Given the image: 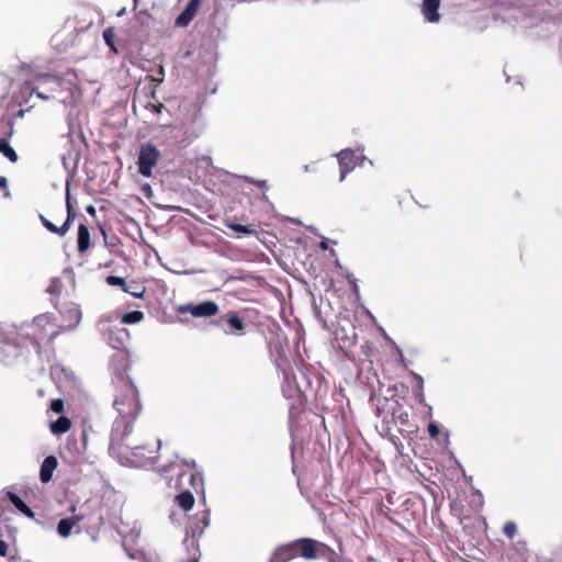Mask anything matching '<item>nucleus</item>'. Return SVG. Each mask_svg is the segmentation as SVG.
I'll use <instances>...</instances> for the list:
<instances>
[{
    "label": "nucleus",
    "instance_id": "1",
    "mask_svg": "<svg viewBox=\"0 0 562 562\" xmlns=\"http://www.w3.org/2000/svg\"><path fill=\"white\" fill-rule=\"evenodd\" d=\"M277 370L283 378L282 393L290 401L292 415L308 397L322 398L328 392V381L321 366L310 364L302 353H272Z\"/></svg>",
    "mask_w": 562,
    "mask_h": 562
},
{
    "label": "nucleus",
    "instance_id": "2",
    "mask_svg": "<svg viewBox=\"0 0 562 562\" xmlns=\"http://www.w3.org/2000/svg\"><path fill=\"white\" fill-rule=\"evenodd\" d=\"M55 308L57 315H37V346L50 347L55 338L75 328L81 319L79 306L70 299L55 301Z\"/></svg>",
    "mask_w": 562,
    "mask_h": 562
},
{
    "label": "nucleus",
    "instance_id": "3",
    "mask_svg": "<svg viewBox=\"0 0 562 562\" xmlns=\"http://www.w3.org/2000/svg\"><path fill=\"white\" fill-rule=\"evenodd\" d=\"M110 366L115 375L120 378L123 383V390L116 395L113 403L117 412L116 417L135 422L140 411V404L135 385L130 380L124 379L130 367L128 353H114L111 358Z\"/></svg>",
    "mask_w": 562,
    "mask_h": 562
},
{
    "label": "nucleus",
    "instance_id": "4",
    "mask_svg": "<svg viewBox=\"0 0 562 562\" xmlns=\"http://www.w3.org/2000/svg\"><path fill=\"white\" fill-rule=\"evenodd\" d=\"M160 440H157L156 448H148L146 446H134L126 445L122 449L121 457H117L121 461L125 460L132 467H145L148 461L156 458L157 451L160 447Z\"/></svg>",
    "mask_w": 562,
    "mask_h": 562
},
{
    "label": "nucleus",
    "instance_id": "5",
    "mask_svg": "<svg viewBox=\"0 0 562 562\" xmlns=\"http://www.w3.org/2000/svg\"><path fill=\"white\" fill-rule=\"evenodd\" d=\"M134 422L116 417L110 434L109 451L112 456L121 457L122 449L126 446L124 440L131 435Z\"/></svg>",
    "mask_w": 562,
    "mask_h": 562
},
{
    "label": "nucleus",
    "instance_id": "6",
    "mask_svg": "<svg viewBox=\"0 0 562 562\" xmlns=\"http://www.w3.org/2000/svg\"><path fill=\"white\" fill-rule=\"evenodd\" d=\"M160 157L159 150L150 143L142 144L138 154V172L144 177H150L153 168L157 166Z\"/></svg>",
    "mask_w": 562,
    "mask_h": 562
},
{
    "label": "nucleus",
    "instance_id": "7",
    "mask_svg": "<svg viewBox=\"0 0 562 562\" xmlns=\"http://www.w3.org/2000/svg\"><path fill=\"white\" fill-rule=\"evenodd\" d=\"M216 325L227 335L243 336L246 334L247 325L244 318L234 311L221 315L216 321Z\"/></svg>",
    "mask_w": 562,
    "mask_h": 562
},
{
    "label": "nucleus",
    "instance_id": "8",
    "mask_svg": "<svg viewBox=\"0 0 562 562\" xmlns=\"http://www.w3.org/2000/svg\"><path fill=\"white\" fill-rule=\"evenodd\" d=\"M338 164L340 170V181H342L346 176L351 172L356 167L362 166L366 157L356 150L352 149H342L338 155Z\"/></svg>",
    "mask_w": 562,
    "mask_h": 562
},
{
    "label": "nucleus",
    "instance_id": "9",
    "mask_svg": "<svg viewBox=\"0 0 562 562\" xmlns=\"http://www.w3.org/2000/svg\"><path fill=\"white\" fill-rule=\"evenodd\" d=\"M218 305L213 301H204L200 304L181 305L180 313H190L193 317H211L218 313Z\"/></svg>",
    "mask_w": 562,
    "mask_h": 562
},
{
    "label": "nucleus",
    "instance_id": "10",
    "mask_svg": "<svg viewBox=\"0 0 562 562\" xmlns=\"http://www.w3.org/2000/svg\"><path fill=\"white\" fill-rule=\"evenodd\" d=\"M211 519V514L209 509H204L198 513L193 518L190 519L187 526V537H192L193 539L200 538L204 530L209 527Z\"/></svg>",
    "mask_w": 562,
    "mask_h": 562
},
{
    "label": "nucleus",
    "instance_id": "11",
    "mask_svg": "<svg viewBox=\"0 0 562 562\" xmlns=\"http://www.w3.org/2000/svg\"><path fill=\"white\" fill-rule=\"evenodd\" d=\"M295 546L299 555L306 560H314L317 558V547H321V543L311 538H301L295 540Z\"/></svg>",
    "mask_w": 562,
    "mask_h": 562
},
{
    "label": "nucleus",
    "instance_id": "12",
    "mask_svg": "<svg viewBox=\"0 0 562 562\" xmlns=\"http://www.w3.org/2000/svg\"><path fill=\"white\" fill-rule=\"evenodd\" d=\"M201 5V0H190L187 4L186 9L178 15L176 19V26L186 27L196 15L199 8Z\"/></svg>",
    "mask_w": 562,
    "mask_h": 562
},
{
    "label": "nucleus",
    "instance_id": "13",
    "mask_svg": "<svg viewBox=\"0 0 562 562\" xmlns=\"http://www.w3.org/2000/svg\"><path fill=\"white\" fill-rule=\"evenodd\" d=\"M46 292L50 295V301L55 304V301H63L64 297L70 299V293L65 286L61 279L55 278L50 281L46 289Z\"/></svg>",
    "mask_w": 562,
    "mask_h": 562
},
{
    "label": "nucleus",
    "instance_id": "14",
    "mask_svg": "<svg viewBox=\"0 0 562 562\" xmlns=\"http://www.w3.org/2000/svg\"><path fill=\"white\" fill-rule=\"evenodd\" d=\"M299 555L295 540L286 544L280 546L274 551L273 562H288Z\"/></svg>",
    "mask_w": 562,
    "mask_h": 562
},
{
    "label": "nucleus",
    "instance_id": "15",
    "mask_svg": "<svg viewBox=\"0 0 562 562\" xmlns=\"http://www.w3.org/2000/svg\"><path fill=\"white\" fill-rule=\"evenodd\" d=\"M57 465L58 460L55 456H48L43 460L40 469V479L43 483H48L52 480Z\"/></svg>",
    "mask_w": 562,
    "mask_h": 562
},
{
    "label": "nucleus",
    "instance_id": "16",
    "mask_svg": "<svg viewBox=\"0 0 562 562\" xmlns=\"http://www.w3.org/2000/svg\"><path fill=\"white\" fill-rule=\"evenodd\" d=\"M91 246L90 232L86 224H79L77 236V249L79 254H85Z\"/></svg>",
    "mask_w": 562,
    "mask_h": 562
},
{
    "label": "nucleus",
    "instance_id": "17",
    "mask_svg": "<svg viewBox=\"0 0 562 562\" xmlns=\"http://www.w3.org/2000/svg\"><path fill=\"white\" fill-rule=\"evenodd\" d=\"M82 519V515H74L71 517L60 519L57 525L58 535L63 538L68 537L71 533L74 526Z\"/></svg>",
    "mask_w": 562,
    "mask_h": 562
},
{
    "label": "nucleus",
    "instance_id": "18",
    "mask_svg": "<svg viewBox=\"0 0 562 562\" xmlns=\"http://www.w3.org/2000/svg\"><path fill=\"white\" fill-rule=\"evenodd\" d=\"M440 5V0H424L423 1V14L429 22H438L440 19V14L438 13V9Z\"/></svg>",
    "mask_w": 562,
    "mask_h": 562
},
{
    "label": "nucleus",
    "instance_id": "19",
    "mask_svg": "<svg viewBox=\"0 0 562 562\" xmlns=\"http://www.w3.org/2000/svg\"><path fill=\"white\" fill-rule=\"evenodd\" d=\"M71 420L64 415H60L55 420H49V430L54 436H61L71 428Z\"/></svg>",
    "mask_w": 562,
    "mask_h": 562
},
{
    "label": "nucleus",
    "instance_id": "20",
    "mask_svg": "<svg viewBox=\"0 0 562 562\" xmlns=\"http://www.w3.org/2000/svg\"><path fill=\"white\" fill-rule=\"evenodd\" d=\"M5 497L14 505V507L24 514L25 516L33 518L34 513L33 510L25 504V502L15 493L8 491L5 493Z\"/></svg>",
    "mask_w": 562,
    "mask_h": 562
},
{
    "label": "nucleus",
    "instance_id": "21",
    "mask_svg": "<svg viewBox=\"0 0 562 562\" xmlns=\"http://www.w3.org/2000/svg\"><path fill=\"white\" fill-rule=\"evenodd\" d=\"M409 374L415 381V384L413 385V394L415 398L420 404H425V394H424V379L422 375L415 373L414 371H409Z\"/></svg>",
    "mask_w": 562,
    "mask_h": 562
},
{
    "label": "nucleus",
    "instance_id": "22",
    "mask_svg": "<svg viewBox=\"0 0 562 562\" xmlns=\"http://www.w3.org/2000/svg\"><path fill=\"white\" fill-rule=\"evenodd\" d=\"M225 225H226V227H228L232 231L239 233V234L252 235V236L258 235V229L255 225H243V224H238V223H235L232 221H225Z\"/></svg>",
    "mask_w": 562,
    "mask_h": 562
},
{
    "label": "nucleus",
    "instance_id": "23",
    "mask_svg": "<svg viewBox=\"0 0 562 562\" xmlns=\"http://www.w3.org/2000/svg\"><path fill=\"white\" fill-rule=\"evenodd\" d=\"M176 503L182 509L190 510L194 505L193 494L189 491H184L176 496Z\"/></svg>",
    "mask_w": 562,
    "mask_h": 562
},
{
    "label": "nucleus",
    "instance_id": "24",
    "mask_svg": "<svg viewBox=\"0 0 562 562\" xmlns=\"http://www.w3.org/2000/svg\"><path fill=\"white\" fill-rule=\"evenodd\" d=\"M145 292L146 286L136 280L130 281L125 289V293H128L136 299H144Z\"/></svg>",
    "mask_w": 562,
    "mask_h": 562
},
{
    "label": "nucleus",
    "instance_id": "25",
    "mask_svg": "<svg viewBox=\"0 0 562 562\" xmlns=\"http://www.w3.org/2000/svg\"><path fill=\"white\" fill-rule=\"evenodd\" d=\"M40 220L43 223V225L54 234H57L59 236H64L68 232V224L63 223L60 226L54 224L53 222L48 221L45 216L40 215Z\"/></svg>",
    "mask_w": 562,
    "mask_h": 562
},
{
    "label": "nucleus",
    "instance_id": "26",
    "mask_svg": "<svg viewBox=\"0 0 562 562\" xmlns=\"http://www.w3.org/2000/svg\"><path fill=\"white\" fill-rule=\"evenodd\" d=\"M144 313L140 311H132L122 315L121 323L123 324H137L144 319Z\"/></svg>",
    "mask_w": 562,
    "mask_h": 562
},
{
    "label": "nucleus",
    "instance_id": "27",
    "mask_svg": "<svg viewBox=\"0 0 562 562\" xmlns=\"http://www.w3.org/2000/svg\"><path fill=\"white\" fill-rule=\"evenodd\" d=\"M321 548L323 549V552L321 553L322 557L325 558L328 562H339L344 559L335 550L324 543H321Z\"/></svg>",
    "mask_w": 562,
    "mask_h": 562
},
{
    "label": "nucleus",
    "instance_id": "28",
    "mask_svg": "<svg viewBox=\"0 0 562 562\" xmlns=\"http://www.w3.org/2000/svg\"><path fill=\"white\" fill-rule=\"evenodd\" d=\"M64 408H65V405H64V401L60 400V398H55V400H52L50 401V404H49V407L47 409V415L50 417L52 414H57V415H61V413L64 412Z\"/></svg>",
    "mask_w": 562,
    "mask_h": 562
},
{
    "label": "nucleus",
    "instance_id": "29",
    "mask_svg": "<svg viewBox=\"0 0 562 562\" xmlns=\"http://www.w3.org/2000/svg\"><path fill=\"white\" fill-rule=\"evenodd\" d=\"M105 282L111 286H120L123 292H125V289L127 286L126 280L117 276H108Z\"/></svg>",
    "mask_w": 562,
    "mask_h": 562
},
{
    "label": "nucleus",
    "instance_id": "30",
    "mask_svg": "<svg viewBox=\"0 0 562 562\" xmlns=\"http://www.w3.org/2000/svg\"><path fill=\"white\" fill-rule=\"evenodd\" d=\"M103 40L105 44L113 50H116L114 47V31L113 27H108L103 31Z\"/></svg>",
    "mask_w": 562,
    "mask_h": 562
},
{
    "label": "nucleus",
    "instance_id": "31",
    "mask_svg": "<svg viewBox=\"0 0 562 562\" xmlns=\"http://www.w3.org/2000/svg\"><path fill=\"white\" fill-rule=\"evenodd\" d=\"M76 217V212L69 201V195L67 196V217L66 220L63 222V223H67L68 224V229L70 228L71 226V223L74 221V218Z\"/></svg>",
    "mask_w": 562,
    "mask_h": 562
},
{
    "label": "nucleus",
    "instance_id": "32",
    "mask_svg": "<svg viewBox=\"0 0 562 562\" xmlns=\"http://www.w3.org/2000/svg\"><path fill=\"white\" fill-rule=\"evenodd\" d=\"M503 532L508 537V538H514V536L516 535L517 532V526L515 522L513 521H507L504 527H503Z\"/></svg>",
    "mask_w": 562,
    "mask_h": 562
},
{
    "label": "nucleus",
    "instance_id": "33",
    "mask_svg": "<svg viewBox=\"0 0 562 562\" xmlns=\"http://www.w3.org/2000/svg\"><path fill=\"white\" fill-rule=\"evenodd\" d=\"M189 481L193 488H198L202 485V475L200 472H191L189 474Z\"/></svg>",
    "mask_w": 562,
    "mask_h": 562
},
{
    "label": "nucleus",
    "instance_id": "34",
    "mask_svg": "<svg viewBox=\"0 0 562 562\" xmlns=\"http://www.w3.org/2000/svg\"><path fill=\"white\" fill-rule=\"evenodd\" d=\"M393 418L398 420L401 425L405 426L408 423V413L404 411L393 412Z\"/></svg>",
    "mask_w": 562,
    "mask_h": 562
},
{
    "label": "nucleus",
    "instance_id": "35",
    "mask_svg": "<svg viewBox=\"0 0 562 562\" xmlns=\"http://www.w3.org/2000/svg\"><path fill=\"white\" fill-rule=\"evenodd\" d=\"M427 430H428L429 436L432 439L437 438L440 434L439 426L435 422H431L428 424Z\"/></svg>",
    "mask_w": 562,
    "mask_h": 562
},
{
    "label": "nucleus",
    "instance_id": "36",
    "mask_svg": "<svg viewBox=\"0 0 562 562\" xmlns=\"http://www.w3.org/2000/svg\"><path fill=\"white\" fill-rule=\"evenodd\" d=\"M149 80L155 82V86L154 88H156L158 85H160L164 80V68L162 67H159V70H158V77H154V76H148Z\"/></svg>",
    "mask_w": 562,
    "mask_h": 562
},
{
    "label": "nucleus",
    "instance_id": "37",
    "mask_svg": "<svg viewBox=\"0 0 562 562\" xmlns=\"http://www.w3.org/2000/svg\"><path fill=\"white\" fill-rule=\"evenodd\" d=\"M394 356V362L402 366L403 368L407 367V363L405 362L404 356L402 352L393 353Z\"/></svg>",
    "mask_w": 562,
    "mask_h": 562
},
{
    "label": "nucleus",
    "instance_id": "38",
    "mask_svg": "<svg viewBox=\"0 0 562 562\" xmlns=\"http://www.w3.org/2000/svg\"><path fill=\"white\" fill-rule=\"evenodd\" d=\"M8 549H9L8 543L3 540H0V555L1 557H7Z\"/></svg>",
    "mask_w": 562,
    "mask_h": 562
},
{
    "label": "nucleus",
    "instance_id": "39",
    "mask_svg": "<svg viewBox=\"0 0 562 562\" xmlns=\"http://www.w3.org/2000/svg\"><path fill=\"white\" fill-rule=\"evenodd\" d=\"M149 106H150V110L154 111L155 113H160L161 110L165 109V105L162 103H158V104L150 103Z\"/></svg>",
    "mask_w": 562,
    "mask_h": 562
},
{
    "label": "nucleus",
    "instance_id": "40",
    "mask_svg": "<svg viewBox=\"0 0 562 562\" xmlns=\"http://www.w3.org/2000/svg\"><path fill=\"white\" fill-rule=\"evenodd\" d=\"M86 210H87V212H88L90 215H92V216H94V215H95V212H97V211H95V207H94L93 205H88Z\"/></svg>",
    "mask_w": 562,
    "mask_h": 562
},
{
    "label": "nucleus",
    "instance_id": "41",
    "mask_svg": "<svg viewBox=\"0 0 562 562\" xmlns=\"http://www.w3.org/2000/svg\"><path fill=\"white\" fill-rule=\"evenodd\" d=\"M81 438H82V449H86V443H87V432L83 430L82 434H81Z\"/></svg>",
    "mask_w": 562,
    "mask_h": 562
},
{
    "label": "nucleus",
    "instance_id": "42",
    "mask_svg": "<svg viewBox=\"0 0 562 562\" xmlns=\"http://www.w3.org/2000/svg\"><path fill=\"white\" fill-rule=\"evenodd\" d=\"M184 464H186V465H192V467H194V465H195V462H194V460H191V461H184Z\"/></svg>",
    "mask_w": 562,
    "mask_h": 562
},
{
    "label": "nucleus",
    "instance_id": "43",
    "mask_svg": "<svg viewBox=\"0 0 562 562\" xmlns=\"http://www.w3.org/2000/svg\"><path fill=\"white\" fill-rule=\"evenodd\" d=\"M258 186H259V187H265V186H266V181H265V180H263V181H259V182H258Z\"/></svg>",
    "mask_w": 562,
    "mask_h": 562
},
{
    "label": "nucleus",
    "instance_id": "44",
    "mask_svg": "<svg viewBox=\"0 0 562 562\" xmlns=\"http://www.w3.org/2000/svg\"><path fill=\"white\" fill-rule=\"evenodd\" d=\"M37 98H45L42 93L37 92Z\"/></svg>",
    "mask_w": 562,
    "mask_h": 562
},
{
    "label": "nucleus",
    "instance_id": "45",
    "mask_svg": "<svg viewBox=\"0 0 562 562\" xmlns=\"http://www.w3.org/2000/svg\"><path fill=\"white\" fill-rule=\"evenodd\" d=\"M199 135H200V132L195 133V134L193 135V137H194V138H196V137H199Z\"/></svg>",
    "mask_w": 562,
    "mask_h": 562
},
{
    "label": "nucleus",
    "instance_id": "46",
    "mask_svg": "<svg viewBox=\"0 0 562 562\" xmlns=\"http://www.w3.org/2000/svg\"><path fill=\"white\" fill-rule=\"evenodd\" d=\"M179 475H180V479H182L186 475V473L181 472Z\"/></svg>",
    "mask_w": 562,
    "mask_h": 562
},
{
    "label": "nucleus",
    "instance_id": "47",
    "mask_svg": "<svg viewBox=\"0 0 562 562\" xmlns=\"http://www.w3.org/2000/svg\"><path fill=\"white\" fill-rule=\"evenodd\" d=\"M189 562H198V561L194 559V560H191V561H189Z\"/></svg>",
    "mask_w": 562,
    "mask_h": 562
},
{
    "label": "nucleus",
    "instance_id": "48",
    "mask_svg": "<svg viewBox=\"0 0 562 562\" xmlns=\"http://www.w3.org/2000/svg\"><path fill=\"white\" fill-rule=\"evenodd\" d=\"M271 562H273V561H271Z\"/></svg>",
    "mask_w": 562,
    "mask_h": 562
}]
</instances>
